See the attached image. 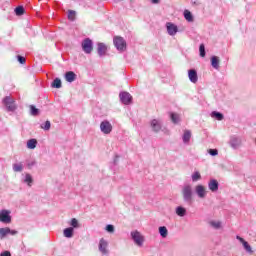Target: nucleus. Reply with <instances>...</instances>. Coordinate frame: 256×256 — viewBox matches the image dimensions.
Returning a JSON list of instances; mask_svg holds the SVG:
<instances>
[{
	"label": "nucleus",
	"instance_id": "18",
	"mask_svg": "<svg viewBox=\"0 0 256 256\" xmlns=\"http://www.w3.org/2000/svg\"><path fill=\"white\" fill-rule=\"evenodd\" d=\"M97 52L99 57H104V55L107 53V45L105 43H98Z\"/></svg>",
	"mask_w": 256,
	"mask_h": 256
},
{
	"label": "nucleus",
	"instance_id": "16",
	"mask_svg": "<svg viewBox=\"0 0 256 256\" xmlns=\"http://www.w3.org/2000/svg\"><path fill=\"white\" fill-rule=\"evenodd\" d=\"M188 77L191 83H197V81H199V77L197 76V70L195 69H190L188 71Z\"/></svg>",
	"mask_w": 256,
	"mask_h": 256
},
{
	"label": "nucleus",
	"instance_id": "37",
	"mask_svg": "<svg viewBox=\"0 0 256 256\" xmlns=\"http://www.w3.org/2000/svg\"><path fill=\"white\" fill-rule=\"evenodd\" d=\"M15 13L16 15H23V13H25V9L22 6H18L15 9Z\"/></svg>",
	"mask_w": 256,
	"mask_h": 256
},
{
	"label": "nucleus",
	"instance_id": "20",
	"mask_svg": "<svg viewBox=\"0 0 256 256\" xmlns=\"http://www.w3.org/2000/svg\"><path fill=\"white\" fill-rule=\"evenodd\" d=\"M24 168L25 166L23 165V162L14 163L12 165L14 173H21V171H23Z\"/></svg>",
	"mask_w": 256,
	"mask_h": 256
},
{
	"label": "nucleus",
	"instance_id": "6",
	"mask_svg": "<svg viewBox=\"0 0 256 256\" xmlns=\"http://www.w3.org/2000/svg\"><path fill=\"white\" fill-rule=\"evenodd\" d=\"M3 104L5 105L7 111H15V109H17V105H15V100L10 96H6L3 99Z\"/></svg>",
	"mask_w": 256,
	"mask_h": 256
},
{
	"label": "nucleus",
	"instance_id": "19",
	"mask_svg": "<svg viewBox=\"0 0 256 256\" xmlns=\"http://www.w3.org/2000/svg\"><path fill=\"white\" fill-rule=\"evenodd\" d=\"M65 79L68 83H73V81L77 79V74H75L73 71L66 72Z\"/></svg>",
	"mask_w": 256,
	"mask_h": 256
},
{
	"label": "nucleus",
	"instance_id": "17",
	"mask_svg": "<svg viewBox=\"0 0 256 256\" xmlns=\"http://www.w3.org/2000/svg\"><path fill=\"white\" fill-rule=\"evenodd\" d=\"M191 137H192L191 130H184V133L182 135L183 144L189 145L191 141Z\"/></svg>",
	"mask_w": 256,
	"mask_h": 256
},
{
	"label": "nucleus",
	"instance_id": "28",
	"mask_svg": "<svg viewBox=\"0 0 256 256\" xmlns=\"http://www.w3.org/2000/svg\"><path fill=\"white\" fill-rule=\"evenodd\" d=\"M211 65L214 69H219V58L217 56L211 58Z\"/></svg>",
	"mask_w": 256,
	"mask_h": 256
},
{
	"label": "nucleus",
	"instance_id": "42",
	"mask_svg": "<svg viewBox=\"0 0 256 256\" xmlns=\"http://www.w3.org/2000/svg\"><path fill=\"white\" fill-rule=\"evenodd\" d=\"M208 153L212 155V157H215V155L219 154V151L217 149H209Z\"/></svg>",
	"mask_w": 256,
	"mask_h": 256
},
{
	"label": "nucleus",
	"instance_id": "11",
	"mask_svg": "<svg viewBox=\"0 0 256 256\" xmlns=\"http://www.w3.org/2000/svg\"><path fill=\"white\" fill-rule=\"evenodd\" d=\"M150 126L152 131H154V133H159V131L163 127V123L161 122V120L153 119L150 122Z\"/></svg>",
	"mask_w": 256,
	"mask_h": 256
},
{
	"label": "nucleus",
	"instance_id": "29",
	"mask_svg": "<svg viewBox=\"0 0 256 256\" xmlns=\"http://www.w3.org/2000/svg\"><path fill=\"white\" fill-rule=\"evenodd\" d=\"M170 117H171V121L175 124H177V123H179V121H181V117L179 116V114L171 113Z\"/></svg>",
	"mask_w": 256,
	"mask_h": 256
},
{
	"label": "nucleus",
	"instance_id": "14",
	"mask_svg": "<svg viewBox=\"0 0 256 256\" xmlns=\"http://www.w3.org/2000/svg\"><path fill=\"white\" fill-rule=\"evenodd\" d=\"M208 189H210L212 193L219 191V182H217L215 179L210 180L208 183Z\"/></svg>",
	"mask_w": 256,
	"mask_h": 256
},
{
	"label": "nucleus",
	"instance_id": "33",
	"mask_svg": "<svg viewBox=\"0 0 256 256\" xmlns=\"http://www.w3.org/2000/svg\"><path fill=\"white\" fill-rule=\"evenodd\" d=\"M70 225L72 226L73 229H79L80 227L79 220H77L76 218H72L70 221Z\"/></svg>",
	"mask_w": 256,
	"mask_h": 256
},
{
	"label": "nucleus",
	"instance_id": "8",
	"mask_svg": "<svg viewBox=\"0 0 256 256\" xmlns=\"http://www.w3.org/2000/svg\"><path fill=\"white\" fill-rule=\"evenodd\" d=\"M195 193L199 199H205V197H207V188L201 184H198L195 186Z\"/></svg>",
	"mask_w": 256,
	"mask_h": 256
},
{
	"label": "nucleus",
	"instance_id": "24",
	"mask_svg": "<svg viewBox=\"0 0 256 256\" xmlns=\"http://www.w3.org/2000/svg\"><path fill=\"white\" fill-rule=\"evenodd\" d=\"M11 232V228L5 227V228H0V239H5L7 235Z\"/></svg>",
	"mask_w": 256,
	"mask_h": 256
},
{
	"label": "nucleus",
	"instance_id": "21",
	"mask_svg": "<svg viewBox=\"0 0 256 256\" xmlns=\"http://www.w3.org/2000/svg\"><path fill=\"white\" fill-rule=\"evenodd\" d=\"M175 212L178 217H185L187 215V209L183 206L176 207Z\"/></svg>",
	"mask_w": 256,
	"mask_h": 256
},
{
	"label": "nucleus",
	"instance_id": "27",
	"mask_svg": "<svg viewBox=\"0 0 256 256\" xmlns=\"http://www.w3.org/2000/svg\"><path fill=\"white\" fill-rule=\"evenodd\" d=\"M37 147V139H30L27 141V149H35Z\"/></svg>",
	"mask_w": 256,
	"mask_h": 256
},
{
	"label": "nucleus",
	"instance_id": "26",
	"mask_svg": "<svg viewBox=\"0 0 256 256\" xmlns=\"http://www.w3.org/2000/svg\"><path fill=\"white\" fill-rule=\"evenodd\" d=\"M24 183H26L28 187H31V185H33V176L29 173L25 174Z\"/></svg>",
	"mask_w": 256,
	"mask_h": 256
},
{
	"label": "nucleus",
	"instance_id": "40",
	"mask_svg": "<svg viewBox=\"0 0 256 256\" xmlns=\"http://www.w3.org/2000/svg\"><path fill=\"white\" fill-rule=\"evenodd\" d=\"M199 51H200V57H205V55H206V53H205V44L200 45Z\"/></svg>",
	"mask_w": 256,
	"mask_h": 256
},
{
	"label": "nucleus",
	"instance_id": "10",
	"mask_svg": "<svg viewBox=\"0 0 256 256\" xmlns=\"http://www.w3.org/2000/svg\"><path fill=\"white\" fill-rule=\"evenodd\" d=\"M0 221L1 223H11V211L9 210L0 211Z\"/></svg>",
	"mask_w": 256,
	"mask_h": 256
},
{
	"label": "nucleus",
	"instance_id": "43",
	"mask_svg": "<svg viewBox=\"0 0 256 256\" xmlns=\"http://www.w3.org/2000/svg\"><path fill=\"white\" fill-rule=\"evenodd\" d=\"M18 61H19V63H21V65H23L25 63V57L18 56Z\"/></svg>",
	"mask_w": 256,
	"mask_h": 256
},
{
	"label": "nucleus",
	"instance_id": "15",
	"mask_svg": "<svg viewBox=\"0 0 256 256\" xmlns=\"http://www.w3.org/2000/svg\"><path fill=\"white\" fill-rule=\"evenodd\" d=\"M109 243L105 240V239H100L99 242V251L102 252L104 255H107L108 251H107V247H108Z\"/></svg>",
	"mask_w": 256,
	"mask_h": 256
},
{
	"label": "nucleus",
	"instance_id": "9",
	"mask_svg": "<svg viewBox=\"0 0 256 256\" xmlns=\"http://www.w3.org/2000/svg\"><path fill=\"white\" fill-rule=\"evenodd\" d=\"M121 102L124 105H130V103L133 101V96L129 92H122L119 95Z\"/></svg>",
	"mask_w": 256,
	"mask_h": 256
},
{
	"label": "nucleus",
	"instance_id": "3",
	"mask_svg": "<svg viewBox=\"0 0 256 256\" xmlns=\"http://www.w3.org/2000/svg\"><path fill=\"white\" fill-rule=\"evenodd\" d=\"M113 43L118 51H125L127 49V42L121 36H115Z\"/></svg>",
	"mask_w": 256,
	"mask_h": 256
},
{
	"label": "nucleus",
	"instance_id": "44",
	"mask_svg": "<svg viewBox=\"0 0 256 256\" xmlns=\"http://www.w3.org/2000/svg\"><path fill=\"white\" fill-rule=\"evenodd\" d=\"M0 256H11V252L9 251H4L0 254Z\"/></svg>",
	"mask_w": 256,
	"mask_h": 256
},
{
	"label": "nucleus",
	"instance_id": "39",
	"mask_svg": "<svg viewBox=\"0 0 256 256\" xmlns=\"http://www.w3.org/2000/svg\"><path fill=\"white\" fill-rule=\"evenodd\" d=\"M75 15H76L75 11L73 10L68 11V19L70 21H75Z\"/></svg>",
	"mask_w": 256,
	"mask_h": 256
},
{
	"label": "nucleus",
	"instance_id": "23",
	"mask_svg": "<svg viewBox=\"0 0 256 256\" xmlns=\"http://www.w3.org/2000/svg\"><path fill=\"white\" fill-rule=\"evenodd\" d=\"M159 234L163 239H167V235H169V230H167V227L165 226H160L158 228Z\"/></svg>",
	"mask_w": 256,
	"mask_h": 256
},
{
	"label": "nucleus",
	"instance_id": "41",
	"mask_svg": "<svg viewBox=\"0 0 256 256\" xmlns=\"http://www.w3.org/2000/svg\"><path fill=\"white\" fill-rule=\"evenodd\" d=\"M105 229L108 233H115V226L111 224H108Z\"/></svg>",
	"mask_w": 256,
	"mask_h": 256
},
{
	"label": "nucleus",
	"instance_id": "5",
	"mask_svg": "<svg viewBox=\"0 0 256 256\" xmlns=\"http://www.w3.org/2000/svg\"><path fill=\"white\" fill-rule=\"evenodd\" d=\"M131 237H132L134 243L138 247H143V243L145 242V237H143L139 231L131 232Z\"/></svg>",
	"mask_w": 256,
	"mask_h": 256
},
{
	"label": "nucleus",
	"instance_id": "1",
	"mask_svg": "<svg viewBox=\"0 0 256 256\" xmlns=\"http://www.w3.org/2000/svg\"><path fill=\"white\" fill-rule=\"evenodd\" d=\"M182 197L185 203H193V187L190 184L182 187Z\"/></svg>",
	"mask_w": 256,
	"mask_h": 256
},
{
	"label": "nucleus",
	"instance_id": "4",
	"mask_svg": "<svg viewBox=\"0 0 256 256\" xmlns=\"http://www.w3.org/2000/svg\"><path fill=\"white\" fill-rule=\"evenodd\" d=\"M100 131L103 133V135H111V132L113 131V125L108 120H103L100 123Z\"/></svg>",
	"mask_w": 256,
	"mask_h": 256
},
{
	"label": "nucleus",
	"instance_id": "12",
	"mask_svg": "<svg viewBox=\"0 0 256 256\" xmlns=\"http://www.w3.org/2000/svg\"><path fill=\"white\" fill-rule=\"evenodd\" d=\"M241 143H242L241 138L237 136L230 137L229 144H230V147H232V149H239V147H241Z\"/></svg>",
	"mask_w": 256,
	"mask_h": 256
},
{
	"label": "nucleus",
	"instance_id": "31",
	"mask_svg": "<svg viewBox=\"0 0 256 256\" xmlns=\"http://www.w3.org/2000/svg\"><path fill=\"white\" fill-rule=\"evenodd\" d=\"M184 17H185L186 21H189V23L193 22V14H191V12H189V10L184 11Z\"/></svg>",
	"mask_w": 256,
	"mask_h": 256
},
{
	"label": "nucleus",
	"instance_id": "25",
	"mask_svg": "<svg viewBox=\"0 0 256 256\" xmlns=\"http://www.w3.org/2000/svg\"><path fill=\"white\" fill-rule=\"evenodd\" d=\"M73 227H68L66 229H64L63 234L64 237H66L67 239H71V237H73Z\"/></svg>",
	"mask_w": 256,
	"mask_h": 256
},
{
	"label": "nucleus",
	"instance_id": "22",
	"mask_svg": "<svg viewBox=\"0 0 256 256\" xmlns=\"http://www.w3.org/2000/svg\"><path fill=\"white\" fill-rule=\"evenodd\" d=\"M209 225L212 227V229H221V227H223V222L219 220H211Z\"/></svg>",
	"mask_w": 256,
	"mask_h": 256
},
{
	"label": "nucleus",
	"instance_id": "13",
	"mask_svg": "<svg viewBox=\"0 0 256 256\" xmlns=\"http://www.w3.org/2000/svg\"><path fill=\"white\" fill-rule=\"evenodd\" d=\"M236 239L242 243L247 253L253 254V249L251 248V245H249V242L245 241V239L241 238V236H236Z\"/></svg>",
	"mask_w": 256,
	"mask_h": 256
},
{
	"label": "nucleus",
	"instance_id": "45",
	"mask_svg": "<svg viewBox=\"0 0 256 256\" xmlns=\"http://www.w3.org/2000/svg\"><path fill=\"white\" fill-rule=\"evenodd\" d=\"M9 235H17V231H16V230H11V229H10Z\"/></svg>",
	"mask_w": 256,
	"mask_h": 256
},
{
	"label": "nucleus",
	"instance_id": "2",
	"mask_svg": "<svg viewBox=\"0 0 256 256\" xmlns=\"http://www.w3.org/2000/svg\"><path fill=\"white\" fill-rule=\"evenodd\" d=\"M82 51L86 53V55H91L93 53V40L90 38H85L81 43Z\"/></svg>",
	"mask_w": 256,
	"mask_h": 256
},
{
	"label": "nucleus",
	"instance_id": "36",
	"mask_svg": "<svg viewBox=\"0 0 256 256\" xmlns=\"http://www.w3.org/2000/svg\"><path fill=\"white\" fill-rule=\"evenodd\" d=\"M30 109H31V115H33L34 117H37V115H39V109L35 108V106L31 105Z\"/></svg>",
	"mask_w": 256,
	"mask_h": 256
},
{
	"label": "nucleus",
	"instance_id": "46",
	"mask_svg": "<svg viewBox=\"0 0 256 256\" xmlns=\"http://www.w3.org/2000/svg\"><path fill=\"white\" fill-rule=\"evenodd\" d=\"M151 3L157 5V3H159V0H151Z\"/></svg>",
	"mask_w": 256,
	"mask_h": 256
},
{
	"label": "nucleus",
	"instance_id": "32",
	"mask_svg": "<svg viewBox=\"0 0 256 256\" xmlns=\"http://www.w3.org/2000/svg\"><path fill=\"white\" fill-rule=\"evenodd\" d=\"M52 87H54V89H61V79L55 78L52 82Z\"/></svg>",
	"mask_w": 256,
	"mask_h": 256
},
{
	"label": "nucleus",
	"instance_id": "30",
	"mask_svg": "<svg viewBox=\"0 0 256 256\" xmlns=\"http://www.w3.org/2000/svg\"><path fill=\"white\" fill-rule=\"evenodd\" d=\"M191 177H192L193 183H197V181H201V173H199V171L194 172Z\"/></svg>",
	"mask_w": 256,
	"mask_h": 256
},
{
	"label": "nucleus",
	"instance_id": "7",
	"mask_svg": "<svg viewBox=\"0 0 256 256\" xmlns=\"http://www.w3.org/2000/svg\"><path fill=\"white\" fill-rule=\"evenodd\" d=\"M166 29L168 35H170L171 37H174V35H177V33L179 32V27H177V25L173 22H167Z\"/></svg>",
	"mask_w": 256,
	"mask_h": 256
},
{
	"label": "nucleus",
	"instance_id": "38",
	"mask_svg": "<svg viewBox=\"0 0 256 256\" xmlns=\"http://www.w3.org/2000/svg\"><path fill=\"white\" fill-rule=\"evenodd\" d=\"M35 164H36L35 160H28V161L26 162V167H27L28 169H33V167H35Z\"/></svg>",
	"mask_w": 256,
	"mask_h": 256
},
{
	"label": "nucleus",
	"instance_id": "34",
	"mask_svg": "<svg viewBox=\"0 0 256 256\" xmlns=\"http://www.w3.org/2000/svg\"><path fill=\"white\" fill-rule=\"evenodd\" d=\"M212 117L217 119V121H223V114H221L220 112H212Z\"/></svg>",
	"mask_w": 256,
	"mask_h": 256
},
{
	"label": "nucleus",
	"instance_id": "35",
	"mask_svg": "<svg viewBox=\"0 0 256 256\" xmlns=\"http://www.w3.org/2000/svg\"><path fill=\"white\" fill-rule=\"evenodd\" d=\"M41 129L44 131H49V129H51V122L47 120L44 124L41 125Z\"/></svg>",
	"mask_w": 256,
	"mask_h": 256
}]
</instances>
